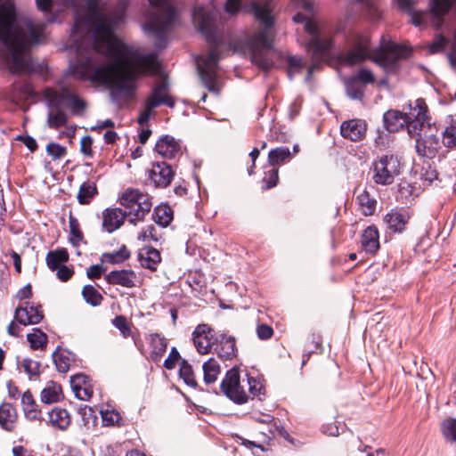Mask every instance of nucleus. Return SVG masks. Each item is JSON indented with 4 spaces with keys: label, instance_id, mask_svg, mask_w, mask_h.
I'll return each mask as SVG.
<instances>
[{
    "label": "nucleus",
    "instance_id": "31",
    "mask_svg": "<svg viewBox=\"0 0 456 456\" xmlns=\"http://www.w3.org/2000/svg\"><path fill=\"white\" fill-rule=\"evenodd\" d=\"M58 94L59 97L62 100L61 104L64 107H69L73 112H80L85 109V102L69 89L63 88Z\"/></svg>",
    "mask_w": 456,
    "mask_h": 456
},
{
    "label": "nucleus",
    "instance_id": "38",
    "mask_svg": "<svg viewBox=\"0 0 456 456\" xmlns=\"http://www.w3.org/2000/svg\"><path fill=\"white\" fill-rule=\"evenodd\" d=\"M155 222L162 227H167L173 220V211L167 205H159L153 213Z\"/></svg>",
    "mask_w": 456,
    "mask_h": 456
},
{
    "label": "nucleus",
    "instance_id": "29",
    "mask_svg": "<svg viewBox=\"0 0 456 456\" xmlns=\"http://www.w3.org/2000/svg\"><path fill=\"white\" fill-rule=\"evenodd\" d=\"M16 421L15 408L11 403H3L0 405V426L7 431H12L15 428Z\"/></svg>",
    "mask_w": 456,
    "mask_h": 456
},
{
    "label": "nucleus",
    "instance_id": "30",
    "mask_svg": "<svg viewBox=\"0 0 456 456\" xmlns=\"http://www.w3.org/2000/svg\"><path fill=\"white\" fill-rule=\"evenodd\" d=\"M355 193V200L362 214L366 216L373 215L376 208V200L371 199L365 190L358 189Z\"/></svg>",
    "mask_w": 456,
    "mask_h": 456
},
{
    "label": "nucleus",
    "instance_id": "4",
    "mask_svg": "<svg viewBox=\"0 0 456 456\" xmlns=\"http://www.w3.org/2000/svg\"><path fill=\"white\" fill-rule=\"evenodd\" d=\"M252 10L256 19L262 23L264 28L247 39L246 48L251 56L252 61L259 68L267 70L273 64V60L269 57L273 38L272 30L273 25V7L268 1L265 3L254 2Z\"/></svg>",
    "mask_w": 456,
    "mask_h": 456
},
{
    "label": "nucleus",
    "instance_id": "51",
    "mask_svg": "<svg viewBox=\"0 0 456 456\" xmlns=\"http://www.w3.org/2000/svg\"><path fill=\"white\" fill-rule=\"evenodd\" d=\"M443 434L444 436L456 443V419H449L443 422Z\"/></svg>",
    "mask_w": 456,
    "mask_h": 456
},
{
    "label": "nucleus",
    "instance_id": "33",
    "mask_svg": "<svg viewBox=\"0 0 456 456\" xmlns=\"http://www.w3.org/2000/svg\"><path fill=\"white\" fill-rule=\"evenodd\" d=\"M21 404L27 419L30 420L39 419L40 412L37 411L36 402L29 391L23 393L21 396Z\"/></svg>",
    "mask_w": 456,
    "mask_h": 456
},
{
    "label": "nucleus",
    "instance_id": "25",
    "mask_svg": "<svg viewBox=\"0 0 456 456\" xmlns=\"http://www.w3.org/2000/svg\"><path fill=\"white\" fill-rule=\"evenodd\" d=\"M126 213L120 208H108L103 212L102 226L108 232L118 229L124 223Z\"/></svg>",
    "mask_w": 456,
    "mask_h": 456
},
{
    "label": "nucleus",
    "instance_id": "24",
    "mask_svg": "<svg viewBox=\"0 0 456 456\" xmlns=\"http://www.w3.org/2000/svg\"><path fill=\"white\" fill-rule=\"evenodd\" d=\"M155 151L164 158L172 159L179 154L181 147L174 137L164 135L157 142Z\"/></svg>",
    "mask_w": 456,
    "mask_h": 456
},
{
    "label": "nucleus",
    "instance_id": "20",
    "mask_svg": "<svg viewBox=\"0 0 456 456\" xmlns=\"http://www.w3.org/2000/svg\"><path fill=\"white\" fill-rule=\"evenodd\" d=\"M366 124L361 119H350L344 121L340 126V133L344 138L351 141H360L366 134Z\"/></svg>",
    "mask_w": 456,
    "mask_h": 456
},
{
    "label": "nucleus",
    "instance_id": "5",
    "mask_svg": "<svg viewBox=\"0 0 456 456\" xmlns=\"http://www.w3.org/2000/svg\"><path fill=\"white\" fill-rule=\"evenodd\" d=\"M411 115L417 118V121L409 127V134L416 136V151L419 155L433 158L439 149V140L436 137V128L430 123L428 113L422 116L421 109Z\"/></svg>",
    "mask_w": 456,
    "mask_h": 456
},
{
    "label": "nucleus",
    "instance_id": "16",
    "mask_svg": "<svg viewBox=\"0 0 456 456\" xmlns=\"http://www.w3.org/2000/svg\"><path fill=\"white\" fill-rule=\"evenodd\" d=\"M192 337L196 350L200 354H208L217 340L214 336L213 330L208 324L198 325Z\"/></svg>",
    "mask_w": 456,
    "mask_h": 456
},
{
    "label": "nucleus",
    "instance_id": "37",
    "mask_svg": "<svg viewBox=\"0 0 456 456\" xmlns=\"http://www.w3.org/2000/svg\"><path fill=\"white\" fill-rule=\"evenodd\" d=\"M292 153L287 147H278L269 151L268 162L271 166H276L290 160Z\"/></svg>",
    "mask_w": 456,
    "mask_h": 456
},
{
    "label": "nucleus",
    "instance_id": "21",
    "mask_svg": "<svg viewBox=\"0 0 456 456\" xmlns=\"http://www.w3.org/2000/svg\"><path fill=\"white\" fill-rule=\"evenodd\" d=\"M173 175L170 166L165 162L153 164L150 171V179L158 187H167L169 185Z\"/></svg>",
    "mask_w": 456,
    "mask_h": 456
},
{
    "label": "nucleus",
    "instance_id": "22",
    "mask_svg": "<svg viewBox=\"0 0 456 456\" xmlns=\"http://www.w3.org/2000/svg\"><path fill=\"white\" fill-rule=\"evenodd\" d=\"M71 388L79 400L88 401L94 393L89 378L84 374H77L71 377Z\"/></svg>",
    "mask_w": 456,
    "mask_h": 456
},
{
    "label": "nucleus",
    "instance_id": "46",
    "mask_svg": "<svg viewBox=\"0 0 456 456\" xmlns=\"http://www.w3.org/2000/svg\"><path fill=\"white\" fill-rule=\"evenodd\" d=\"M180 378L183 379L184 383L191 387H197V381L195 379L192 367L184 360L182 361L180 370Z\"/></svg>",
    "mask_w": 456,
    "mask_h": 456
},
{
    "label": "nucleus",
    "instance_id": "17",
    "mask_svg": "<svg viewBox=\"0 0 456 456\" xmlns=\"http://www.w3.org/2000/svg\"><path fill=\"white\" fill-rule=\"evenodd\" d=\"M216 12L214 10L207 9L204 6L194 8L192 12V21L194 26L204 35L212 34L215 23Z\"/></svg>",
    "mask_w": 456,
    "mask_h": 456
},
{
    "label": "nucleus",
    "instance_id": "64",
    "mask_svg": "<svg viewBox=\"0 0 456 456\" xmlns=\"http://www.w3.org/2000/svg\"><path fill=\"white\" fill-rule=\"evenodd\" d=\"M241 7V0H227L224 10L230 15L236 14Z\"/></svg>",
    "mask_w": 456,
    "mask_h": 456
},
{
    "label": "nucleus",
    "instance_id": "35",
    "mask_svg": "<svg viewBox=\"0 0 456 456\" xmlns=\"http://www.w3.org/2000/svg\"><path fill=\"white\" fill-rule=\"evenodd\" d=\"M49 419L53 426L65 429L70 424V416L67 410L61 408H54L49 413Z\"/></svg>",
    "mask_w": 456,
    "mask_h": 456
},
{
    "label": "nucleus",
    "instance_id": "45",
    "mask_svg": "<svg viewBox=\"0 0 456 456\" xmlns=\"http://www.w3.org/2000/svg\"><path fill=\"white\" fill-rule=\"evenodd\" d=\"M219 355L224 358H230L234 355L235 340L232 337L221 335Z\"/></svg>",
    "mask_w": 456,
    "mask_h": 456
},
{
    "label": "nucleus",
    "instance_id": "47",
    "mask_svg": "<svg viewBox=\"0 0 456 456\" xmlns=\"http://www.w3.org/2000/svg\"><path fill=\"white\" fill-rule=\"evenodd\" d=\"M53 359L60 372L65 373L69 370L71 360L67 352L56 351L53 354Z\"/></svg>",
    "mask_w": 456,
    "mask_h": 456
},
{
    "label": "nucleus",
    "instance_id": "59",
    "mask_svg": "<svg viewBox=\"0 0 456 456\" xmlns=\"http://www.w3.org/2000/svg\"><path fill=\"white\" fill-rule=\"evenodd\" d=\"M21 366L24 369V370L31 376L37 375L38 373L39 363L36 361L30 359H24L21 362Z\"/></svg>",
    "mask_w": 456,
    "mask_h": 456
},
{
    "label": "nucleus",
    "instance_id": "53",
    "mask_svg": "<svg viewBox=\"0 0 456 456\" xmlns=\"http://www.w3.org/2000/svg\"><path fill=\"white\" fill-rule=\"evenodd\" d=\"M357 3L362 4L366 10L369 12V14L371 19H378L380 17L379 6L378 4V0H354Z\"/></svg>",
    "mask_w": 456,
    "mask_h": 456
},
{
    "label": "nucleus",
    "instance_id": "44",
    "mask_svg": "<svg viewBox=\"0 0 456 456\" xmlns=\"http://www.w3.org/2000/svg\"><path fill=\"white\" fill-rule=\"evenodd\" d=\"M82 296L86 302L93 306L99 305L102 300V295L92 285H86L83 288Z\"/></svg>",
    "mask_w": 456,
    "mask_h": 456
},
{
    "label": "nucleus",
    "instance_id": "40",
    "mask_svg": "<svg viewBox=\"0 0 456 456\" xmlns=\"http://www.w3.org/2000/svg\"><path fill=\"white\" fill-rule=\"evenodd\" d=\"M97 194L96 185L93 182H85L80 186L77 200L80 204H88Z\"/></svg>",
    "mask_w": 456,
    "mask_h": 456
},
{
    "label": "nucleus",
    "instance_id": "58",
    "mask_svg": "<svg viewBox=\"0 0 456 456\" xmlns=\"http://www.w3.org/2000/svg\"><path fill=\"white\" fill-rule=\"evenodd\" d=\"M93 139L89 135H86L80 140V151L86 157H93Z\"/></svg>",
    "mask_w": 456,
    "mask_h": 456
},
{
    "label": "nucleus",
    "instance_id": "26",
    "mask_svg": "<svg viewBox=\"0 0 456 456\" xmlns=\"http://www.w3.org/2000/svg\"><path fill=\"white\" fill-rule=\"evenodd\" d=\"M358 81L363 84H372L375 82V76L370 69L363 68L350 79L346 86V91L353 99L360 98L362 94V90L354 89V84Z\"/></svg>",
    "mask_w": 456,
    "mask_h": 456
},
{
    "label": "nucleus",
    "instance_id": "14",
    "mask_svg": "<svg viewBox=\"0 0 456 456\" xmlns=\"http://www.w3.org/2000/svg\"><path fill=\"white\" fill-rule=\"evenodd\" d=\"M223 392L236 403H244L248 401V395L241 385L238 370L232 368L227 371L221 385Z\"/></svg>",
    "mask_w": 456,
    "mask_h": 456
},
{
    "label": "nucleus",
    "instance_id": "34",
    "mask_svg": "<svg viewBox=\"0 0 456 456\" xmlns=\"http://www.w3.org/2000/svg\"><path fill=\"white\" fill-rule=\"evenodd\" d=\"M151 357L154 362H159L167 348V342L165 338L159 334L151 336Z\"/></svg>",
    "mask_w": 456,
    "mask_h": 456
},
{
    "label": "nucleus",
    "instance_id": "41",
    "mask_svg": "<svg viewBox=\"0 0 456 456\" xmlns=\"http://www.w3.org/2000/svg\"><path fill=\"white\" fill-rule=\"evenodd\" d=\"M294 21L303 25V31L307 33L308 38L306 39L307 47L310 49L314 44V23L311 19L307 18L305 14L298 12L294 18Z\"/></svg>",
    "mask_w": 456,
    "mask_h": 456
},
{
    "label": "nucleus",
    "instance_id": "1",
    "mask_svg": "<svg viewBox=\"0 0 456 456\" xmlns=\"http://www.w3.org/2000/svg\"><path fill=\"white\" fill-rule=\"evenodd\" d=\"M128 4L121 0L110 12L101 0L82 1L83 16L77 18L69 39V47L77 53V61L69 66L74 77L128 94L140 76L159 71L155 53H142L114 34L126 17Z\"/></svg>",
    "mask_w": 456,
    "mask_h": 456
},
{
    "label": "nucleus",
    "instance_id": "60",
    "mask_svg": "<svg viewBox=\"0 0 456 456\" xmlns=\"http://www.w3.org/2000/svg\"><path fill=\"white\" fill-rule=\"evenodd\" d=\"M256 334L259 339L265 340L272 338L273 330L271 326L266 324H259L256 327Z\"/></svg>",
    "mask_w": 456,
    "mask_h": 456
},
{
    "label": "nucleus",
    "instance_id": "36",
    "mask_svg": "<svg viewBox=\"0 0 456 456\" xmlns=\"http://www.w3.org/2000/svg\"><path fill=\"white\" fill-rule=\"evenodd\" d=\"M202 369L205 383L212 384L216 382L217 377L220 374V365L218 362L214 358H210L206 362H204Z\"/></svg>",
    "mask_w": 456,
    "mask_h": 456
},
{
    "label": "nucleus",
    "instance_id": "23",
    "mask_svg": "<svg viewBox=\"0 0 456 456\" xmlns=\"http://www.w3.org/2000/svg\"><path fill=\"white\" fill-rule=\"evenodd\" d=\"M106 280L110 284L120 285L126 288L135 287L139 281L136 273L128 269L112 271L106 275Z\"/></svg>",
    "mask_w": 456,
    "mask_h": 456
},
{
    "label": "nucleus",
    "instance_id": "3",
    "mask_svg": "<svg viewBox=\"0 0 456 456\" xmlns=\"http://www.w3.org/2000/svg\"><path fill=\"white\" fill-rule=\"evenodd\" d=\"M348 45L349 51L339 55L340 63L347 66L371 59L386 70L392 71L395 69L396 61L410 53L408 48L392 42L383 43L378 52L372 53L369 37L355 32L350 36Z\"/></svg>",
    "mask_w": 456,
    "mask_h": 456
},
{
    "label": "nucleus",
    "instance_id": "6",
    "mask_svg": "<svg viewBox=\"0 0 456 456\" xmlns=\"http://www.w3.org/2000/svg\"><path fill=\"white\" fill-rule=\"evenodd\" d=\"M155 9L144 25V29L157 39L156 45L160 47L166 34L176 20V12L171 0H149Z\"/></svg>",
    "mask_w": 456,
    "mask_h": 456
},
{
    "label": "nucleus",
    "instance_id": "43",
    "mask_svg": "<svg viewBox=\"0 0 456 456\" xmlns=\"http://www.w3.org/2000/svg\"><path fill=\"white\" fill-rule=\"evenodd\" d=\"M69 227L70 231L69 241L73 246L77 247L83 240L84 236L80 230L77 219L72 216H70L69 219Z\"/></svg>",
    "mask_w": 456,
    "mask_h": 456
},
{
    "label": "nucleus",
    "instance_id": "27",
    "mask_svg": "<svg viewBox=\"0 0 456 456\" xmlns=\"http://www.w3.org/2000/svg\"><path fill=\"white\" fill-rule=\"evenodd\" d=\"M361 244L362 248L370 254H374L379 248V234L375 225L368 226L362 234Z\"/></svg>",
    "mask_w": 456,
    "mask_h": 456
},
{
    "label": "nucleus",
    "instance_id": "9",
    "mask_svg": "<svg viewBox=\"0 0 456 456\" xmlns=\"http://www.w3.org/2000/svg\"><path fill=\"white\" fill-rule=\"evenodd\" d=\"M195 61L199 75L205 86L210 92L219 93L220 84L216 74L219 61L217 50H211L207 56H198Z\"/></svg>",
    "mask_w": 456,
    "mask_h": 456
},
{
    "label": "nucleus",
    "instance_id": "49",
    "mask_svg": "<svg viewBox=\"0 0 456 456\" xmlns=\"http://www.w3.org/2000/svg\"><path fill=\"white\" fill-rule=\"evenodd\" d=\"M27 338L33 349L42 348L47 342L46 335L39 330H34L32 333L28 334Z\"/></svg>",
    "mask_w": 456,
    "mask_h": 456
},
{
    "label": "nucleus",
    "instance_id": "13",
    "mask_svg": "<svg viewBox=\"0 0 456 456\" xmlns=\"http://www.w3.org/2000/svg\"><path fill=\"white\" fill-rule=\"evenodd\" d=\"M399 170L400 162L397 158L392 155L383 156L374 163L373 179L379 184H391Z\"/></svg>",
    "mask_w": 456,
    "mask_h": 456
},
{
    "label": "nucleus",
    "instance_id": "28",
    "mask_svg": "<svg viewBox=\"0 0 456 456\" xmlns=\"http://www.w3.org/2000/svg\"><path fill=\"white\" fill-rule=\"evenodd\" d=\"M138 260L143 268L155 271L161 261V256L157 249L151 247H144L139 250Z\"/></svg>",
    "mask_w": 456,
    "mask_h": 456
},
{
    "label": "nucleus",
    "instance_id": "56",
    "mask_svg": "<svg viewBox=\"0 0 456 456\" xmlns=\"http://www.w3.org/2000/svg\"><path fill=\"white\" fill-rule=\"evenodd\" d=\"M248 390L254 396H259L264 394V385L259 380L253 377L248 378Z\"/></svg>",
    "mask_w": 456,
    "mask_h": 456
},
{
    "label": "nucleus",
    "instance_id": "12",
    "mask_svg": "<svg viewBox=\"0 0 456 456\" xmlns=\"http://www.w3.org/2000/svg\"><path fill=\"white\" fill-rule=\"evenodd\" d=\"M160 104H166L170 108L175 106V102L169 95L167 85L164 80L157 85L153 89L152 94L145 103L143 110L138 117V123L140 125L146 124L153 114V109Z\"/></svg>",
    "mask_w": 456,
    "mask_h": 456
},
{
    "label": "nucleus",
    "instance_id": "42",
    "mask_svg": "<svg viewBox=\"0 0 456 456\" xmlns=\"http://www.w3.org/2000/svg\"><path fill=\"white\" fill-rule=\"evenodd\" d=\"M443 143L448 148L456 146V116L452 117L450 125L443 132Z\"/></svg>",
    "mask_w": 456,
    "mask_h": 456
},
{
    "label": "nucleus",
    "instance_id": "63",
    "mask_svg": "<svg viewBox=\"0 0 456 456\" xmlns=\"http://www.w3.org/2000/svg\"><path fill=\"white\" fill-rule=\"evenodd\" d=\"M315 54L317 52H325L330 46V42L329 40H322L317 32V28L315 27Z\"/></svg>",
    "mask_w": 456,
    "mask_h": 456
},
{
    "label": "nucleus",
    "instance_id": "57",
    "mask_svg": "<svg viewBox=\"0 0 456 456\" xmlns=\"http://www.w3.org/2000/svg\"><path fill=\"white\" fill-rule=\"evenodd\" d=\"M289 76L291 77L305 67V61L300 57L292 56L289 59Z\"/></svg>",
    "mask_w": 456,
    "mask_h": 456
},
{
    "label": "nucleus",
    "instance_id": "2",
    "mask_svg": "<svg viewBox=\"0 0 456 456\" xmlns=\"http://www.w3.org/2000/svg\"><path fill=\"white\" fill-rule=\"evenodd\" d=\"M45 29V24L41 21L27 19L17 22L12 2L6 1L0 5V41L4 45L2 58L11 72L28 69L30 47L43 41Z\"/></svg>",
    "mask_w": 456,
    "mask_h": 456
},
{
    "label": "nucleus",
    "instance_id": "18",
    "mask_svg": "<svg viewBox=\"0 0 456 456\" xmlns=\"http://www.w3.org/2000/svg\"><path fill=\"white\" fill-rule=\"evenodd\" d=\"M39 305L25 303L15 310V319L22 325L37 324L43 319Z\"/></svg>",
    "mask_w": 456,
    "mask_h": 456
},
{
    "label": "nucleus",
    "instance_id": "50",
    "mask_svg": "<svg viewBox=\"0 0 456 456\" xmlns=\"http://www.w3.org/2000/svg\"><path fill=\"white\" fill-rule=\"evenodd\" d=\"M101 414L103 423L107 426L118 424L121 419L119 413L113 409L110 410L107 408L105 410H101Z\"/></svg>",
    "mask_w": 456,
    "mask_h": 456
},
{
    "label": "nucleus",
    "instance_id": "39",
    "mask_svg": "<svg viewBox=\"0 0 456 456\" xmlns=\"http://www.w3.org/2000/svg\"><path fill=\"white\" fill-rule=\"evenodd\" d=\"M69 258L66 249L61 248L55 251H50L46 256V263L50 269L55 270L65 263Z\"/></svg>",
    "mask_w": 456,
    "mask_h": 456
},
{
    "label": "nucleus",
    "instance_id": "11",
    "mask_svg": "<svg viewBox=\"0 0 456 456\" xmlns=\"http://www.w3.org/2000/svg\"><path fill=\"white\" fill-rule=\"evenodd\" d=\"M46 105L48 107L47 125L51 128L58 129L68 123L69 115L64 111L61 99L57 91L45 88L43 91Z\"/></svg>",
    "mask_w": 456,
    "mask_h": 456
},
{
    "label": "nucleus",
    "instance_id": "48",
    "mask_svg": "<svg viewBox=\"0 0 456 456\" xmlns=\"http://www.w3.org/2000/svg\"><path fill=\"white\" fill-rule=\"evenodd\" d=\"M129 251L126 249L125 246H123L118 251L103 254L102 260L110 264H118L126 260L129 257Z\"/></svg>",
    "mask_w": 456,
    "mask_h": 456
},
{
    "label": "nucleus",
    "instance_id": "8",
    "mask_svg": "<svg viewBox=\"0 0 456 456\" xmlns=\"http://www.w3.org/2000/svg\"><path fill=\"white\" fill-rule=\"evenodd\" d=\"M120 205L129 209L128 215L134 218L130 222L142 221L151 211L152 202L151 197L138 189L128 188L119 197Z\"/></svg>",
    "mask_w": 456,
    "mask_h": 456
},
{
    "label": "nucleus",
    "instance_id": "61",
    "mask_svg": "<svg viewBox=\"0 0 456 456\" xmlns=\"http://www.w3.org/2000/svg\"><path fill=\"white\" fill-rule=\"evenodd\" d=\"M180 354L175 347H172L168 357L164 362V366L167 370H172L175 368L176 362L178 361Z\"/></svg>",
    "mask_w": 456,
    "mask_h": 456
},
{
    "label": "nucleus",
    "instance_id": "52",
    "mask_svg": "<svg viewBox=\"0 0 456 456\" xmlns=\"http://www.w3.org/2000/svg\"><path fill=\"white\" fill-rule=\"evenodd\" d=\"M112 324L118 330H119L123 338H128L129 336H131V327L124 316L119 315L114 318L112 321Z\"/></svg>",
    "mask_w": 456,
    "mask_h": 456
},
{
    "label": "nucleus",
    "instance_id": "15",
    "mask_svg": "<svg viewBox=\"0 0 456 456\" xmlns=\"http://www.w3.org/2000/svg\"><path fill=\"white\" fill-rule=\"evenodd\" d=\"M83 0H57L55 3L53 0H36V4L38 10L45 13L53 14L54 12H61L64 9H71L75 12V21L77 18L83 16L82 10ZM76 22H74V25Z\"/></svg>",
    "mask_w": 456,
    "mask_h": 456
},
{
    "label": "nucleus",
    "instance_id": "19",
    "mask_svg": "<svg viewBox=\"0 0 456 456\" xmlns=\"http://www.w3.org/2000/svg\"><path fill=\"white\" fill-rule=\"evenodd\" d=\"M411 216L404 209H392L383 217L387 228L393 232H403Z\"/></svg>",
    "mask_w": 456,
    "mask_h": 456
},
{
    "label": "nucleus",
    "instance_id": "62",
    "mask_svg": "<svg viewBox=\"0 0 456 456\" xmlns=\"http://www.w3.org/2000/svg\"><path fill=\"white\" fill-rule=\"evenodd\" d=\"M138 240L142 241H146L149 240H157L155 235V228L152 225H148L143 228L138 234Z\"/></svg>",
    "mask_w": 456,
    "mask_h": 456
},
{
    "label": "nucleus",
    "instance_id": "32",
    "mask_svg": "<svg viewBox=\"0 0 456 456\" xmlns=\"http://www.w3.org/2000/svg\"><path fill=\"white\" fill-rule=\"evenodd\" d=\"M61 398V387L53 382H48L41 392V401L50 404L57 403Z\"/></svg>",
    "mask_w": 456,
    "mask_h": 456
},
{
    "label": "nucleus",
    "instance_id": "55",
    "mask_svg": "<svg viewBox=\"0 0 456 456\" xmlns=\"http://www.w3.org/2000/svg\"><path fill=\"white\" fill-rule=\"evenodd\" d=\"M279 170L278 168H273L272 170L266 173L265 177L263 179V183L265 185L263 186L265 190L271 189L277 185L279 180Z\"/></svg>",
    "mask_w": 456,
    "mask_h": 456
},
{
    "label": "nucleus",
    "instance_id": "10",
    "mask_svg": "<svg viewBox=\"0 0 456 456\" xmlns=\"http://www.w3.org/2000/svg\"><path fill=\"white\" fill-rule=\"evenodd\" d=\"M417 109H421L422 116L428 112L427 105L422 99H418L415 102V105L411 107L410 111L408 113H402L398 110H388L384 114V124L386 128L391 132L395 133L400 131L405 126H407V129L417 121V118L413 117L411 114L416 111Z\"/></svg>",
    "mask_w": 456,
    "mask_h": 456
},
{
    "label": "nucleus",
    "instance_id": "7",
    "mask_svg": "<svg viewBox=\"0 0 456 456\" xmlns=\"http://www.w3.org/2000/svg\"><path fill=\"white\" fill-rule=\"evenodd\" d=\"M420 0H396L399 8L404 12H410L411 21L415 26H420L424 23L425 17L428 13L415 11V6L419 4ZM431 6V13L433 16V24L436 28H439L443 22V16L447 13L452 4V0H428Z\"/></svg>",
    "mask_w": 456,
    "mask_h": 456
},
{
    "label": "nucleus",
    "instance_id": "54",
    "mask_svg": "<svg viewBox=\"0 0 456 456\" xmlns=\"http://www.w3.org/2000/svg\"><path fill=\"white\" fill-rule=\"evenodd\" d=\"M46 151L53 159H62L67 153L65 147L54 142L46 146Z\"/></svg>",
    "mask_w": 456,
    "mask_h": 456
}]
</instances>
